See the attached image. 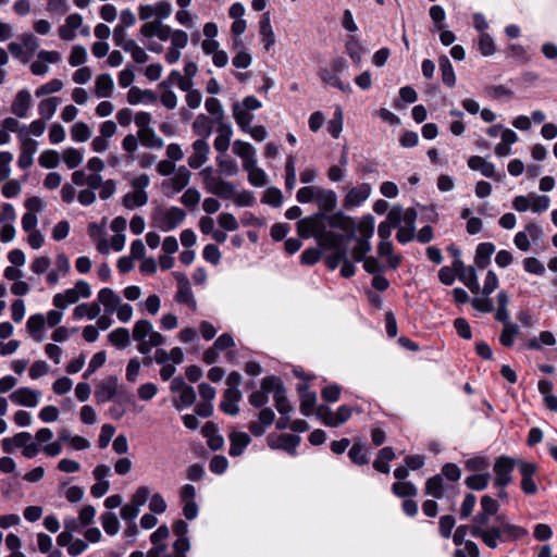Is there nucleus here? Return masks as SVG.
Wrapping results in <instances>:
<instances>
[{"label": "nucleus", "mask_w": 557, "mask_h": 557, "mask_svg": "<svg viewBox=\"0 0 557 557\" xmlns=\"http://www.w3.org/2000/svg\"><path fill=\"white\" fill-rule=\"evenodd\" d=\"M178 494L184 517L189 521L195 520L199 515V507L195 500V486L191 484H185L180 488Z\"/></svg>", "instance_id": "6e6552de"}, {"label": "nucleus", "mask_w": 557, "mask_h": 557, "mask_svg": "<svg viewBox=\"0 0 557 557\" xmlns=\"http://www.w3.org/2000/svg\"><path fill=\"white\" fill-rule=\"evenodd\" d=\"M210 146L205 139H197L193 143V153L188 157V165L197 170L209 159Z\"/></svg>", "instance_id": "dca6fc26"}, {"label": "nucleus", "mask_w": 557, "mask_h": 557, "mask_svg": "<svg viewBox=\"0 0 557 557\" xmlns=\"http://www.w3.org/2000/svg\"><path fill=\"white\" fill-rule=\"evenodd\" d=\"M45 326V317L40 313L33 314L28 318L26 322V329L32 337L37 341H42V329Z\"/></svg>", "instance_id": "473e14b6"}, {"label": "nucleus", "mask_w": 557, "mask_h": 557, "mask_svg": "<svg viewBox=\"0 0 557 557\" xmlns=\"http://www.w3.org/2000/svg\"><path fill=\"white\" fill-rule=\"evenodd\" d=\"M481 511H479L473 518L471 525H484L498 516L499 504L497 500L488 495H484L480 502Z\"/></svg>", "instance_id": "9b49d317"}, {"label": "nucleus", "mask_w": 557, "mask_h": 557, "mask_svg": "<svg viewBox=\"0 0 557 557\" xmlns=\"http://www.w3.org/2000/svg\"><path fill=\"white\" fill-rule=\"evenodd\" d=\"M425 494L436 499L444 497V480L441 474L428 479L425 483Z\"/></svg>", "instance_id": "e433bc0d"}, {"label": "nucleus", "mask_w": 557, "mask_h": 557, "mask_svg": "<svg viewBox=\"0 0 557 557\" xmlns=\"http://www.w3.org/2000/svg\"><path fill=\"white\" fill-rule=\"evenodd\" d=\"M555 343H556V338H555L554 334L549 331H543L540 333L539 338H536V337L530 338L525 345L529 349L541 350L542 344L547 345V346H553V345H555Z\"/></svg>", "instance_id": "ea45409f"}, {"label": "nucleus", "mask_w": 557, "mask_h": 557, "mask_svg": "<svg viewBox=\"0 0 557 557\" xmlns=\"http://www.w3.org/2000/svg\"><path fill=\"white\" fill-rule=\"evenodd\" d=\"M214 121L210 119L208 115L200 113L196 116L193 123L194 133L199 136V139H205L206 141L212 134V124Z\"/></svg>", "instance_id": "4be33fe9"}, {"label": "nucleus", "mask_w": 557, "mask_h": 557, "mask_svg": "<svg viewBox=\"0 0 557 557\" xmlns=\"http://www.w3.org/2000/svg\"><path fill=\"white\" fill-rule=\"evenodd\" d=\"M471 305L473 309L482 313H491L495 310L494 302L488 296L474 297L471 300Z\"/></svg>", "instance_id": "69168bd1"}, {"label": "nucleus", "mask_w": 557, "mask_h": 557, "mask_svg": "<svg viewBox=\"0 0 557 557\" xmlns=\"http://www.w3.org/2000/svg\"><path fill=\"white\" fill-rule=\"evenodd\" d=\"M109 342L117 349H124L129 346V331L125 327H117L108 335Z\"/></svg>", "instance_id": "c9c22d12"}, {"label": "nucleus", "mask_w": 557, "mask_h": 557, "mask_svg": "<svg viewBox=\"0 0 557 557\" xmlns=\"http://www.w3.org/2000/svg\"><path fill=\"white\" fill-rule=\"evenodd\" d=\"M470 534L480 539L486 547L495 549L499 544L525 537L529 532L525 528L511 523L506 515H498L484 525H471Z\"/></svg>", "instance_id": "f257e3e1"}, {"label": "nucleus", "mask_w": 557, "mask_h": 557, "mask_svg": "<svg viewBox=\"0 0 557 557\" xmlns=\"http://www.w3.org/2000/svg\"><path fill=\"white\" fill-rule=\"evenodd\" d=\"M100 306L97 302L81 304L75 307L73 311V317L75 320H81L85 317L88 318L89 320H94L100 314Z\"/></svg>", "instance_id": "2f4dec72"}, {"label": "nucleus", "mask_w": 557, "mask_h": 557, "mask_svg": "<svg viewBox=\"0 0 557 557\" xmlns=\"http://www.w3.org/2000/svg\"><path fill=\"white\" fill-rule=\"evenodd\" d=\"M205 189L224 200L233 199L235 194V186L232 182L213 175L205 177Z\"/></svg>", "instance_id": "1a4fd4ad"}, {"label": "nucleus", "mask_w": 557, "mask_h": 557, "mask_svg": "<svg viewBox=\"0 0 557 557\" xmlns=\"http://www.w3.org/2000/svg\"><path fill=\"white\" fill-rule=\"evenodd\" d=\"M315 203L322 213H329L333 211L337 206V195L332 189H320L318 188L315 195Z\"/></svg>", "instance_id": "aec40b11"}, {"label": "nucleus", "mask_w": 557, "mask_h": 557, "mask_svg": "<svg viewBox=\"0 0 557 557\" xmlns=\"http://www.w3.org/2000/svg\"><path fill=\"white\" fill-rule=\"evenodd\" d=\"M152 323L148 320H139L135 323L132 332L133 339L136 342H141V339H147L149 333H151Z\"/></svg>", "instance_id": "09e8293b"}, {"label": "nucleus", "mask_w": 557, "mask_h": 557, "mask_svg": "<svg viewBox=\"0 0 557 557\" xmlns=\"http://www.w3.org/2000/svg\"><path fill=\"white\" fill-rule=\"evenodd\" d=\"M233 116L243 132H247L253 120V115L245 108H242L239 102H234L233 104Z\"/></svg>", "instance_id": "72a5a7b5"}, {"label": "nucleus", "mask_w": 557, "mask_h": 557, "mask_svg": "<svg viewBox=\"0 0 557 557\" xmlns=\"http://www.w3.org/2000/svg\"><path fill=\"white\" fill-rule=\"evenodd\" d=\"M358 231L360 233L359 238L370 240L374 233V218L371 214L363 216L358 225Z\"/></svg>", "instance_id": "0e129e2a"}, {"label": "nucleus", "mask_w": 557, "mask_h": 557, "mask_svg": "<svg viewBox=\"0 0 557 557\" xmlns=\"http://www.w3.org/2000/svg\"><path fill=\"white\" fill-rule=\"evenodd\" d=\"M350 460L358 466L367 465L369 459L364 451V445L355 443L348 451Z\"/></svg>", "instance_id": "6e6d98bb"}, {"label": "nucleus", "mask_w": 557, "mask_h": 557, "mask_svg": "<svg viewBox=\"0 0 557 557\" xmlns=\"http://www.w3.org/2000/svg\"><path fill=\"white\" fill-rule=\"evenodd\" d=\"M352 413V408L347 405H342L333 412V422H330V428H338L347 422Z\"/></svg>", "instance_id": "5fc2aeb1"}, {"label": "nucleus", "mask_w": 557, "mask_h": 557, "mask_svg": "<svg viewBox=\"0 0 557 557\" xmlns=\"http://www.w3.org/2000/svg\"><path fill=\"white\" fill-rule=\"evenodd\" d=\"M62 158L69 169L77 168L84 159L83 153L73 147L66 148L62 153Z\"/></svg>", "instance_id": "3c124183"}, {"label": "nucleus", "mask_w": 557, "mask_h": 557, "mask_svg": "<svg viewBox=\"0 0 557 557\" xmlns=\"http://www.w3.org/2000/svg\"><path fill=\"white\" fill-rule=\"evenodd\" d=\"M326 218L325 213L318 212L310 216L301 219L302 225H310L312 231V237H314L321 246L331 242L332 244L341 239L339 233L326 230Z\"/></svg>", "instance_id": "f03ea898"}, {"label": "nucleus", "mask_w": 557, "mask_h": 557, "mask_svg": "<svg viewBox=\"0 0 557 557\" xmlns=\"http://www.w3.org/2000/svg\"><path fill=\"white\" fill-rule=\"evenodd\" d=\"M185 219L186 212L178 207H171L169 209L158 208L152 214L154 226L162 232L175 230Z\"/></svg>", "instance_id": "7ed1b4c3"}, {"label": "nucleus", "mask_w": 557, "mask_h": 557, "mask_svg": "<svg viewBox=\"0 0 557 557\" xmlns=\"http://www.w3.org/2000/svg\"><path fill=\"white\" fill-rule=\"evenodd\" d=\"M202 257L207 262L216 265L221 261V251L216 245L208 244L202 250Z\"/></svg>", "instance_id": "774afa93"}, {"label": "nucleus", "mask_w": 557, "mask_h": 557, "mask_svg": "<svg viewBox=\"0 0 557 557\" xmlns=\"http://www.w3.org/2000/svg\"><path fill=\"white\" fill-rule=\"evenodd\" d=\"M518 471L521 475V490L527 495H534L537 493V483L534 476L537 473V466L533 462H529L522 459H518L517 462Z\"/></svg>", "instance_id": "423d86ee"}, {"label": "nucleus", "mask_w": 557, "mask_h": 557, "mask_svg": "<svg viewBox=\"0 0 557 557\" xmlns=\"http://www.w3.org/2000/svg\"><path fill=\"white\" fill-rule=\"evenodd\" d=\"M490 480L491 474L488 472H484L467 476L465 483L470 490L483 491L487 487Z\"/></svg>", "instance_id": "a19ab883"}, {"label": "nucleus", "mask_w": 557, "mask_h": 557, "mask_svg": "<svg viewBox=\"0 0 557 557\" xmlns=\"http://www.w3.org/2000/svg\"><path fill=\"white\" fill-rule=\"evenodd\" d=\"M372 188L368 183L359 184L348 190L343 199V206L346 209L360 207L371 195Z\"/></svg>", "instance_id": "ddd939ff"}, {"label": "nucleus", "mask_w": 557, "mask_h": 557, "mask_svg": "<svg viewBox=\"0 0 557 557\" xmlns=\"http://www.w3.org/2000/svg\"><path fill=\"white\" fill-rule=\"evenodd\" d=\"M32 107V95L28 89H22L11 104V112L17 117H26Z\"/></svg>", "instance_id": "a211bd4d"}, {"label": "nucleus", "mask_w": 557, "mask_h": 557, "mask_svg": "<svg viewBox=\"0 0 557 557\" xmlns=\"http://www.w3.org/2000/svg\"><path fill=\"white\" fill-rule=\"evenodd\" d=\"M476 49L483 57H491L496 52V45L488 33H483L476 41Z\"/></svg>", "instance_id": "58836bf2"}, {"label": "nucleus", "mask_w": 557, "mask_h": 557, "mask_svg": "<svg viewBox=\"0 0 557 557\" xmlns=\"http://www.w3.org/2000/svg\"><path fill=\"white\" fill-rule=\"evenodd\" d=\"M392 491L398 497H414L418 494V488L409 481L394 483Z\"/></svg>", "instance_id": "de8ad7c7"}, {"label": "nucleus", "mask_w": 557, "mask_h": 557, "mask_svg": "<svg viewBox=\"0 0 557 557\" xmlns=\"http://www.w3.org/2000/svg\"><path fill=\"white\" fill-rule=\"evenodd\" d=\"M497 309L495 312V319L503 323L504 326L507 324H512L510 320V313L508 310V305L510 301L509 295L506 290H500L497 294Z\"/></svg>", "instance_id": "5701e85b"}, {"label": "nucleus", "mask_w": 557, "mask_h": 557, "mask_svg": "<svg viewBox=\"0 0 557 557\" xmlns=\"http://www.w3.org/2000/svg\"><path fill=\"white\" fill-rule=\"evenodd\" d=\"M343 131V111L341 107L335 109L333 119L329 122L327 132L333 138H338Z\"/></svg>", "instance_id": "603ef678"}, {"label": "nucleus", "mask_w": 557, "mask_h": 557, "mask_svg": "<svg viewBox=\"0 0 557 557\" xmlns=\"http://www.w3.org/2000/svg\"><path fill=\"white\" fill-rule=\"evenodd\" d=\"M418 218V213L413 208H408L404 210L401 207L400 212V226H396L398 228L396 233V239L399 244L406 245L411 242L416 237V221Z\"/></svg>", "instance_id": "39448f33"}, {"label": "nucleus", "mask_w": 557, "mask_h": 557, "mask_svg": "<svg viewBox=\"0 0 557 557\" xmlns=\"http://www.w3.org/2000/svg\"><path fill=\"white\" fill-rule=\"evenodd\" d=\"M300 443V437L298 435H294V434H282L280 435L278 437V444L277 445H273L271 443H269V445L272 447V448H280V449H284L285 451H287L289 455L292 456H296L297 451H296V448L297 446L299 445Z\"/></svg>", "instance_id": "7c9ffc66"}, {"label": "nucleus", "mask_w": 557, "mask_h": 557, "mask_svg": "<svg viewBox=\"0 0 557 557\" xmlns=\"http://www.w3.org/2000/svg\"><path fill=\"white\" fill-rule=\"evenodd\" d=\"M228 467V460L223 455H215L209 462V469L214 474H223Z\"/></svg>", "instance_id": "338daca9"}, {"label": "nucleus", "mask_w": 557, "mask_h": 557, "mask_svg": "<svg viewBox=\"0 0 557 557\" xmlns=\"http://www.w3.org/2000/svg\"><path fill=\"white\" fill-rule=\"evenodd\" d=\"M98 300L100 304L104 306V311L108 314H112L120 306L121 297L117 294H115L111 288L104 287L99 290Z\"/></svg>", "instance_id": "b1692460"}, {"label": "nucleus", "mask_w": 557, "mask_h": 557, "mask_svg": "<svg viewBox=\"0 0 557 557\" xmlns=\"http://www.w3.org/2000/svg\"><path fill=\"white\" fill-rule=\"evenodd\" d=\"M175 300L178 304L188 306L191 310H196L197 302H196V299L194 297V294H193V290H191V287H190L188 281H185L184 283H180L176 295H175Z\"/></svg>", "instance_id": "bb28decb"}, {"label": "nucleus", "mask_w": 557, "mask_h": 557, "mask_svg": "<svg viewBox=\"0 0 557 557\" xmlns=\"http://www.w3.org/2000/svg\"><path fill=\"white\" fill-rule=\"evenodd\" d=\"M59 104V97H49L44 99L38 106V113L44 120L48 121L54 115Z\"/></svg>", "instance_id": "4c0bfd02"}, {"label": "nucleus", "mask_w": 557, "mask_h": 557, "mask_svg": "<svg viewBox=\"0 0 557 557\" xmlns=\"http://www.w3.org/2000/svg\"><path fill=\"white\" fill-rule=\"evenodd\" d=\"M190 175V172L185 166H181L172 178L163 181L162 188L164 195L171 197L183 190L188 185Z\"/></svg>", "instance_id": "f8f14e48"}, {"label": "nucleus", "mask_w": 557, "mask_h": 557, "mask_svg": "<svg viewBox=\"0 0 557 557\" xmlns=\"http://www.w3.org/2000/svg\"><path fill=\"white\" fill-rule=\"evenodd\" d=\"M230 449L231 457H238L243 455L245 448L250 444L251 438L246 432L233 431L230 434Z\"/></svg>", "instance_id": "6ab92c4d"}, {"label": "nucleus", "mask_w": 557, "mask_h": 557, "mask_svg": "<svg viewBox=\"0 0 557 557\" xmlns=\"http://www.w3.org/2000/svg\"><path fill=\"white\" fill-rule=\"evenodd\" d=\"M346 52L356 65L360 64L361 59H362L363 48L357 38L351 37L347 40Z\"/></svg>", "instance_id": "a18cd8bd"}, {"label": "nucleus", "mask_w": 557, "mask_h": 557, "mask_svg": "<svg viewBox=\"0 0 557 557\" xmlns=\"http://www.w3.org/2000/svg\"><path fill=\"white\" fill-rule=\"evenodd\" d=\"M107 360L104 350L96 352L89 361L87 370L84 372L83 377L88 379L96 370L101 368Z\"/></svg>", "instance_id": "e2e57ef3"}, {"label": "nucleus", "mask_w": 557, "mask_h": 557, "mask_svg": "<svg viewBox=\"0 0 557 557\" xmlns=\"http://www.w3.org/2000/svg\"><path fill=\"white\" fill-rule=\"evenodd\" d=\"M117 392L116 376H108L98 383L95 389V399L98 404H104L114 398Z\"/></svg>", "instance_id": "2eb2a0df"}, {"label": "nucleus", "mask_w": 557, "mask_h": 557, "mask_svg": "<svg viewBox=\"0 0 557 557\" xmlns=\"http://www.w3.org/2000/svg\"><path fill=\"white\" fill-rule=\"evenodd\" d=\"M518 459L500 456L496 458L493 470L495 473L494 486L497 488H504L509 485L512 481L511 473L517 467Z\"/></svg>", "instance_id": "20e7f679"}, {"label": "nucleus", "mask_w": 557, "mask_h": 557, "mask_svg": "<svg viewBox=\"0 0 557 557\" xmlns=\"http://www.w3.org/2000/svg\"><path fill=\"white\" fill-rule=\"evenodd\" d=\"M324 248L330 249L331 251L325 256V263L330 270H335L339 264H342L349 255V248L347 246V242H345V235H341V239L334 242L333 244L329 242L323 245Z\"/></svg>", "instance_id": "0eeeda50"}, {"label": "nucleus", "mask_w": 557, "mask_h": 557, "mask_svg": "<svg viewBox=\"0 0 557 557\" xmlns=\"http://www.w3.org/2000/svg\"><path fill=\"white\" fill-rule=\"evenodd\" d=\"M202 434L207 437V444L212 450H220L224 445V438L216 432L213 423L207 422L202 429Z\"/></svg>", "instance_id": "cd10ccee"}, {"label": "nucleus", "mask_w": 557, "mask_h": 557, "mask_svg": "<svg viewBox=\"0 0 557 557\" xmlns=\"http://www.w3.org/2000/svg\"><path fill=\"white\" fill-rule=\"evenodd\" d=\"M71 137L76 143H85L91 137V131L86 123L76 122L71 127Z\"/></svg>", "instance_id": "c03bdc74"}, {"label": "nucleus", "mask_w": 557, "mask_h": 557, "mask_svg": "<svg viewBox=\"0 0 557 557\" xmlns=\"http://www.w3.org/2000/svg\"><path fill=\"white\" fill-rule=\"evenodd\" d=\"M141 144L148 148L160 149L163 147V139L156 135L153 128L146 129L144 133H138Z\"/></svg>", "instance_id": "49530a36"}, {"label": "nucleus", "mask_w": 557, "mask_h": 557, "mask_svg": "<svg viewBox=\"0 0 557 557\" xmlns=\"http://www.w3.org/2000/svg\"><path fill=\"white\" fill-rule=\"evenodd\" d=\"M205 108L207 112L211 115L214 122H220L225 117V111L222 107L221 101L218 98L211 97L208 98L205 102Z\"/></svg>", "instance_id": "79ce46f5"}, {"label": "nucleus", "mask_w": 557, "mask_h": 557, "mask_svg": "<svg viewBox=\"0 0 557 557\" xmlns=\"http://www.w3.org/2000/svg\"><path fill=\"white\" fill-rule=\"evenodd\" d=\"M261 201L274 208H278L283 203V194L276 187H268L263 194Z\"/></svg>", "instance_id": "864d4df0"}, {"label": "nucleus", "mask_w": 557, "mask_h": 557, "mask_svg": "<svg viewBox=\"0 0 557 557\" xmlns=\"http://www.w3.org/2000/svg\"><path fill=\"white\" fill-rule=\"evenodd\" d=\"M438 66L443 84L449 88L454 87L456 84V75L453 64L447 55H441L438 58Z\"/></svg>", "instance_id": "a878e982"}, {"label": "nucleus", "mask_w": 557, "mask_h": 557, "mask_svg": "<svg viewBox=\"0 0 557 557\" xmlns=\"http://www.w3.org/2000/svg\"><path fill=\"white\" fill-rule=\"evenodd\" d=\"M114 83L110 74H100L96 78L95 92L98 98H109L112 95Z\"/></svg>", "instance_id": "c85d7f7f"}, {"label": "nucleus", "mask_w": 557, "mask_h": 557, "mask_svg": "<svg viewBox=\"0 0 557 557\" xmlns=\"http://www.w3.org/2000/svg\"><path fill=\"white\" fill-rule=\"evenodd\" d=\"M298 393L300 397V412L308 417L317 409V394L311 392L306 384L298 387Z\"/></svg>", "instance_id": "412c9836"}, {"label": "nucleus", "mask_w": 557, "mask_h": 557, "mask_svg": "<svg viewBox=\"0 0 557 557\" xmlns=\"http://www.w3.org/2000/svg\"><path fill=\"white\" fill-rule=\"evenodd\" d=\"M400 212L401 206H393L386 215V220L379 224L377 235L381 240H388L392 235V230L396 228V226H400Z\"/></svg>", "instance_id": "4468645a"}, {"label": "nucleus", "mask_w": 557, "mask_h": 557, "mask_svg": "<svg viewBox=\"0 0 557 557\" xmlns=\"http://www.w3.org/2000/svg\"><path fill=\"white\" fill-rule=\"evenodd\" d=\"M78 299V292L76 289L69 288L64 293L55 294L53 296L52 304L57 308L64 309L69 305L76 304Z\"/></svg>", "instance_id": "f704fd0d"}, {"label": "nucleus", "mask_w": 557, "mask_h": 557, "mask_svg": "<svg viewBox=\"0 0 557 557\" xmlns=\"http://www.w3.org/2000/svg\"><path fill=\"white\" fill-rule=\"evenodd\" d=\"M101 524L104 532L109 535H115L120 530L119 519L111 511H106L101 515Z\"/></svg>", "instance_id": "37998d69"}, {"label": "nucleus", "mask_w": 557, "mask_h": 557, "mask_svg": "<svg viewBox=\"0 0 557 557\" xmlns=\"http://www.w3.org/2000/svg\"><path fill=\"white\" fill-rule=\"evenodd\" d=\"M357 240V245L352 249V258L355 262H361L367 253L371 250V244L370 240L367 238H354Z\"/></svg>", "instance_id": "13d9d810"}, {"label": "nucleus", "mask_w": 557, "mask_h": 557, "mask_svg": "<svg viewBox=\"0 0 557 557\" xmlns=\"http://www.w3.org/2000/svg\"><path fill=\"white\" fill-rule=\"evenodd\" d=\"M63 88V82L59 78H53L50 82L39 86L35 95L36 97H44L46 95L54 94Z\"/></svg>", "instance_id": "680f3d73"}, {"label": "nucleus", "mask_w": 557, "mask_h": 557, "mask_svg": "<svg viewBox=\"0 0 557 557\" xmlns=\"http://www.w3.org/2000/svg\"><path fill=\"white\" fill-rule=\"evenodd\" d=\"M40 392L29 387H20L10 394L13 404L25 407H36L39 403Z\"/></svg>", "instance_id": "f3484780"}, {"label": "nucleus", "mask_w": 557, "mask_h": 557, "mask_svg": "<svg viewBox=\"0 0 557 557\" xmlns=\"http://www.w3.org/2000/svg\"><path fill=\"white\" fill-rule=\"evenodd\" d=\"M519 334V326L517 324H507L504 326L499 336V342L505 347H511L515 343V337Z\"/></svg>", "instance_id": "4d7b16f0"}, {"label": "nucleus", "mask_w": 557, "mask_h": 557, "mask_svg": "<svg viewBox=\"0 0 557 557\" xmlns=\"http://www.w3.org/2000/svg\"><path fill=\"white\" fill-rule=\"evenodd\" d=\"M216 163L221 173L227 176H235L238 173V164L231 158H216Z\"/></svg>", "instance_id": "bf43d9fd"}, {"label": "nucleus", "mask_w": 557, "mask_h": 557, "mask_svg": "<svg viewBox=\"0 0 557 557\" xmlns=\"http://www.w3.org/2000/svg\"><path fill=\"white\" fill-rule=\"evenodd\" d=\"M60 162V154L58 151L48 149L41 152L38 159L40 166L45 169H54Z\"/></svg>", "instance_id": "8fccbe9b"}, {"label": "nucleus", "mask_w": 557, "mask_h": 557, "mask_svg": "<svg viewBox=\"0 0 557 557\" xmlns=\"http://www.w3.org/2000/svg\"><path fill=\"white\" fill-rule=\"evenodd\" d=\"M87 61V51L82 45H75L71 49L69 63L71 66H79Z\"/></svg>", "instance_id": "052dcab7"}, {"label": "nucleus", "mask_w": 557, "mask_h": 557, "mask_svg": "<svg viewBox=\"0 0 557 557\" xmlns=\"http://www.w3.org/2000/svg\"><path fill=\"white\" fill-rule=\"evenodd\" d=\"M326 223L331 228L341 230L345 235V242L351 240L355 238V221L352 218L347 216L344 212L337 211L331 214H326Z\"/></svg>", "instance_id": "9d476101"}, {"label": "nucleus", "mask_w": 557, "mask_h": 557, "mask_svg": "<svg viewBox=\"0 0 557 557\" xmlns=\"http://www.w3.org/2000/svg\"><path fill=\"white\" fill-rule=\"evenodd\" d=\"M148 200L149 197L146 190H134L124 195L122 203L126 209L132 210L147 205Z\"/></svg>", "instance_id": "c756f323"}, {"label": "nucleus", "mask_w": 557, "mask_h": 557, "mask_svg": "<svg viewBox=\"0 0 557 557\" xmlns=\"http://www.w3.org/2000/svg\"><path fill=\"white\" fill-rule=\"evenodd\" d=\"M495 252V245L490 242L480 243L475 249L474 261L478 268L485 269L491 263V257Z\"/></svg>", "instance_id": "393cba45"}]
</instances>
